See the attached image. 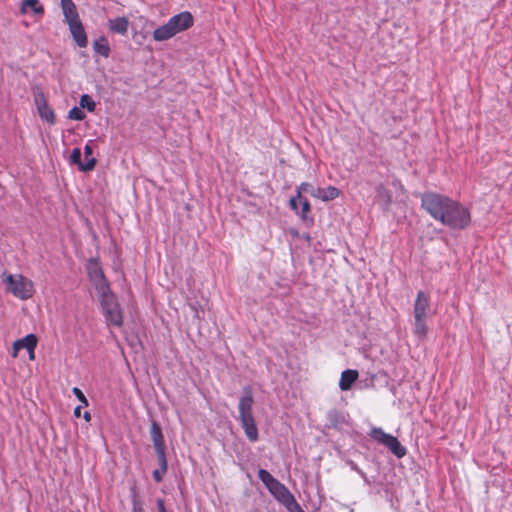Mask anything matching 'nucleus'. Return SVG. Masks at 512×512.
<instances>
[{
    "mask_svg": "<svg viewBox=\"0 0 512 512\" xmlns=\"http://www.w3.org/2000/svg\"><path fill=\"white\" fill-rule=\"evenodd\" d=\"M254 398L250 386L243 388V393L238 403L239 421L245 436L251 442L259 439L258 428L253 415Z\"/></svg>",
    "mask_w": 512,
    "mask_h": 512,
    "instance_id": "f257e3e1",
    "label": "nucleus"
},
{
    "mask_svg": "<svg viewBox=\"0 0 512 512\" xmlns=\"http://www.w3.org/2000/svg\"><path fill=\"white\" fill-rule=\"evenodd\" d=\"M439 222L450 229L463 230L471 223V213L460 202L452 200Z\"/></svg>",
    "mask_w": 512,
    "mask_h": 512,
    "instance_id": "f03ea898",
    "label": "nucleus"
},
{
    "mask_svg": "<svg viewBox=\"0 0 512 512\" xmlns=\"http://www.w3.org/2000/svg\"><path fill=\"white\" fill-rule=\"evenodd\" d=\"M258 477L269 490V492L284 506H297V501L287 487L273 477L267 470L259 469Z\"/></svg>",
    "mask_w": 512,
    "mask_h": 512,
    "instance_id": "7ed1b4c3",
    "label": "nucleus"
},
{
    "mask_svg": "<svg viewBox=\"0 0 512 512\" xmlns=\"http://www.w3.org/2000/svg\"><path fill=\"white\" fill-rule=\"evenodd\" d=\"M453 199L436 192L421 195V207L436 221H440Z\"/></svg>",
    "mask_w": 512,
    "mask_h": 512,
    "instance_id": "20e7f679",
    "label": "nucleus"
},
{
    "mask_svg": "<svg viewBox=\"0 0 512 512\" xmlns=\"http://www.w3.org/2000/svg\"><path fill=\"white\" fill-rule=\"evenodd\" d=\"M100 300L102 313L109 325L120 327L123 317L115 294L108 289L104 293H97Z\"/></svg>",
    "mask_w": 512,
    "mask_h": 512,
    "instance_id": "39448f33",
    "label": "nucleus"
},
{
    "mask_svg": "<svg viewBox=\"0 0 512 512\" xmlns=\"http://www.w3.org/2000/svg\"><path fill=\"white\" fill-rule=\"evenodd\" d=\"M3 282L6 284L7 291L18 299L28 300L35 293L34 283L21 274H8Z\"/></svg>",
    "mask_w": 512,
    "mask_h": 512,
    "instance_id": "423d86ee",
    "label": "nucleus"
},
{
    "mask_svg": "<svg viewBox=\"0 0 512 512\" xmlns=\"http://www.w3.org/2000/svg\"><path fill=\"white\" fill-rule=\"evenodd\" d=\"M193 24L194 18L188 11L174 15L165 25H162V40L172 38L176 34L189 29Z\"/></svg>",
    "mask_w": 512,
    "mask_h": 512,
    "instance_id": "0eeeda50",
    "label": "nucleus"
},
{
    "mask_svg": "<svg viewBox=\"0 0 512 512\" xmlns=\"http://www.w3.org/2000/svg\"><path fill=\"white\" fill-rule=\"evenodd\" d=\"M369 435L373 440L385 446L397 458H403L406 455L407 449L395 436L384 432L382 428H372Z\"/></svg>",
    "mask_w": 512,
    "mask_h": 512,
    "instance_id": "6e6552de",
    "label": "nucleus"
},
{
    "mask_svg": "<svg viewBox=\"0 0 512 512\" xmlns=\"http://www.w3.org/2000/svg\"><path fill=\"white\" fill-rule=\"evenodd\" d=\"M86 269L89 280L97 293H104L110 289L98 258H90L87 261Z\"/></svg>",
    "mask_w": 512,
    "mask_h": 512,
    "instance_id": "1a4fd4ad",
    "label": "nucleus"
},
{
    "mask_svg": "<svg viewBox=\"0 0 512 512\" xmlns=\"http://www.w3.org/2000/svg\"><path fill=\"white\" fill-rule=\"evenodd\" d=\"M35 105L37 107L40 118L49 124L55 123V114L48 105V102L43 93L35 95Z\"/></svg>",
    "mask_w": 512,
    "mask_h": 512,
    "instance_id": "9d476101",
    "label": "nucleus"
},
{
    "mask_svg": "<svg viewBox=\"0 0 512 512\" xmlns=\"http://www.w3.org/2000/svg\"><path fill=\"white\" fill-rule=\"evenodd\" d=\"M430 311V296L423 291L417 293L413 305V316L427 318Z\"/></svg>",
    "mask_w": 512,
    "mask_h": 512,
    "instance_id": "9b49d317",
    "label": "nucleus"
},
{
    "mask_svg": "<svg viewBox=\"0 0 512 512\" xmlns=\"http://www.w3.org/2000/svg\"><path fill=\"white\" fill-rule=\"evenodd\" d=\"M38 339L35 334H28L23 338L14 341L12 346V357L16 358L21 349L35 350Z\"/></svg>",
    "mask_w": 512,
    "mask_h": 512,
    "instance_id": "f8f14e48",
    "label": "nucleus"
},
{
    "mask_svg": "<svg viewBox=\"0 0 512 512\" xmlns=\"http://www.w3.org/2000/svg\"><path fill=\"white\" fill-rule=\"evenodd\" d=\"M61 9L68 25L81 21L73 0H60Z\"/></svg>",
    "mask_w": 512,
    "mask_h": 512,
    "instance_id": "ddd939ff",
    "label": "nucleus"
},
{
    "mask_svg": "<svg viewBox=\"0 0 512 512\" xmlns=\"http://www.w3.org/2000/svg\"><path fill=\"white\" fill-rule=\"evenodd\" d=\"M81 150L80 148H74L70 155V160L72 164H76L79 167V170L82 172L92 171L96 165L95 158H89L88 161H81Z\"/></svg>",
    "mask_w": 512,
    "mask_h": 512,
    "instance_id": "4468645a",
    "label": "nucleus"
},
{
    "mask_svg": "<svg viewBox=\"0 0 512 512\" xmlns=\"http://www.w3.org/2000/svg\"><path fill=\"white\" fill-rule=\"evenodd\" d=\"M375 201L383 210H389L392 204L391 191L383 184L377 185Z\"/></svg>",
    "mask_w": 512,
    "mask_h": 512,
    "instance_id": "2eb2a0df",
    "label": "nucleus"
},
{
    "mask_svg": "<svg viewBox=\"0 0 512 512\" xmlns=\"http://www.w3.org/2000/svg\"><path fill=\"white\" fill-rule=\"evenodd\" d=\"M68 26H69L70 33H71L74 41L76 42V44L80 48L86 47L88 44V39H87V35L84 30L82 22L79 21V22L70 24Z\"/></svg>",
    "mask_w": 512,
    "mask_h": 512,
    "instance_id": "dca6fc26",
    "label": "nucleus"
},
{
    "mask_svg": "<svg viewBox=\"0 0 512 512\" xmlns=\"http://www.w3.org/2000/svg\"><path fill=\"white\" fill-rule=\"evenodd\" d=\"M30 12L38 16H43L44 7L39 0H22L20 13L26 15Z\"/></svg>",
    "mask_w": 512,
    "mask_h": 512,
    "instance_id": "f3484780",
    "label": "nucleus"
},
{
    "mask_svg": "<svg viewBox=\"0 0 512 512\" xmlns=\"http://www.w3.org/2000/svg\"><path fill=\"white\" fill-rule=\"evenodd\" d=\"M359 377V373L354 369H347L341 373L339 387L342 391L350 390L352 385Z\"/></svg>",
    "mask_w": 512,
    "mask_h": 512,
    "instance_id": "a211bd4d",
    "label": "nucleus"
},
{
    "mask_svg": "<svg viewBox=\"0 0 512 512\" xmlns=\"http://www.w3.org/2000/svg\"><path fill=\"white\" fill-rule=\"evenodd\" d=\"M129 21L126 17H117L108 22L109 30L124 35L128 31Z\"/></svg>",
    "mask_w": 512,
    "mask_h": 512,
    "instance_id": "6ab92c4d",
    "label": "nucleus"
},
{
    "mask_svg": "<svg viewBox=\"0 0 512 512\" xmlns=\"http://www.w3.org/2000/svg\"><path fill=\"white\" fill-rule=\"evenodd\" d=\"M340 195V190L334 186H328L325 188H317V194L315 198L321 199L322 201H331Z\"/></svg>",
    "mask_w": 512,
    "mask_h": 512,
    "instance_id": "aec40b11",
    "label": "nucleus"
},
{
    "mask_svg": "<svg viewBox=\"0 0 512 512\" xmlns=\"http://www.w3.org/2000/svg\"><path fill=\"white\" fill-rule=\"evenodd\" d=\"M93 50L105 58H108L111 52L109 42L105 36H101L93 42Z\"/></svg>",
    "mask_w": 512,
    "mask_h": 512,
    "instance_id": "412c9836",
    "label": "nucleus"
},
{
    "mask_svg": "<svg viewBox=\"0 0 512 512\" xmlns=\"http://www.w3.org/2000/svg\"><path fill=\"white\" fill-rule=\"evenodd\" d=\"M427 318L414 317V335L419 339H425L428 334Z\"/></svg>",
    "mask_w": 512,
    "mask_h": 512,
    "instance_id": "4be33fe9",
    "label": "nucleus"
},
{
    "mask_svg": "<svg viewBox=\"0 0 512 512\" xmlns=\"http://www.w3.org/2000/svg\"><path fill=\"white\" fill-rule=\"evenodd\" d=\"M151 436L153 440L154 450L160 459V425L154 419L151 420Z\"/></svg>",
    "mask_w": 512,
    "mask_h": 512,
    "instance_id": "5701e85b",
    "label": "nucleus"
},
{
    "mask_svg": "<svg viewBox=\"0 0 512 512\" xmlns=\"http://www.w3.org/2000/svg\"><path fill=\"white\" fill-rule=\"evenodd\" d=\"M317 188L318 187H314L312 184L310 183H307V182H303L301 183L298 188H297V197L299 199H301L303 196L304 193H308L310 194L312 197L315 198V194H317Z\"/></svg>",
    "mask_w": 512,
    "mask_h": 512,
    "instance_id": "b1692460",
    "label": "nucleus"
},
{
    "mask_svg": "<svg viewBox=\"0 0 512 512\" xmlns=\"http://www.w3.org/2000/svg\"><path fill=\"white\" fill-rule=\"evenodd\" d=\"M79 105L81 108L87 109L89 112H94L96 108L95 101L88 94H83L80 97Z\"/></svg>",
    "mask_w": 512,
    "mask_h": 512,
    "instance_id": "393cba45",
    "label": "nucleus"
},
{
    "mask_svg": "<svg viewBox=\"0 0 512 512\" xmlns=\"http://www.w3.org/2000/svg\"><path fill=\"white\" fill-rule=\"evenodd\" d=\"M299 204L301 205V211H299L298 214L301 216V218L303 220H306L308 214L311 211V205H310L309 201L303 197L301 199H299Z\"/></svg>",
    "mask_w": 512,
    "mask_h": 512,
    "instance_id": "a878e982",
    "label": "nucleus"
},
{
    "mask_svg": "<svg viewBox=\"0 0 512 512\" xmlns=\"http://www.w3.org/2000/svg\"><path fill=\"white\" fill-rule=\"evenodd\" d=\"M86 117L81 107H73L68 112V118L72 120L82 121Z\"/></svg>",
    "mask_w": 512,
    "mask_h": 512,
    "instance_id": "bb28decb",
    "label": "nucleus"
},
{
    "mask_svg": "<svg viewBox=\"0 0 512 512\" xmlns=\"http://www.w3.org/2000/svg\"><path fill=\"white\" fill-rule=\"evenodd\" d=\"M72 392L83 406H88V400L80 388L73 387Z\"/></svg>",
    "mask_w": 512,
    "mask_h": 512,
    "instance_id": "cd10ccee",
    "label": "nucleus"
},
{
    "mask_svg": "<svg viewBox=\"0 0 512 512\" xmlns=\"http://www.w3.org/2000/svg\"><path fill=\"white\" fill-rule=\"evenodd\" d=\"M298 203H299V198L297 197V195L295 197H292L290 199V207L292 210H294L296 213H299V210H298Z\"/></svg>",
    "mask_w": 512,
    "mask_h": 512,
    "instance_id": "c85d7f7f",
    "label": "nucleus"
},
{
    "mask_svg": "<svg viewBox=\"0 0 512 512\" xmlns=\"http://www.w3.org/2000/svg\"><path fill=\"white\" fill-rule=\"evenodd\" d=\"M285 507L290 511V512H304V510L301 508V506L297 503V506H294V505H285Z\"/></svg>",
    "mask_w": 512,
    "mask_h": 512,
    "instance_id": "c756f323",
    "label": "nucleus"
},
{
    "mask_svg": "<svg viewBox=\"0 0 512 512\" xmlns=\"http://www.w3.org/2000/svg\"><path fill=\"white\" fill-rule=\"evenodd\" d=\"M91 141H89L85 147H84V153H85V156L88 157V156H92L93 154V148L91 146Z\"/></svg>",
    "mask_w": 512,
    "mask_h": 512,
    "instance_id": "7c9ffc66",
    "label": "nucleus"
},
{
    "mask_svg": "<svg viewBox=\"0 0 512 512\" xmlns=\"http://www.w3.org/2000/svg\"><path fill=\"white\" fill-rule=\"evenodd\" d=\"M153 37L156 41H160V37H161V34H160V27L159 28H156L153 32Z\"/></svg>",
    "mask_w": 512,
    "mask_h": 512,
    "instance_id": "2f4dec72",
    "label": "nucleus"
},
{
    "mask_svg": "<svg viewBox=\"0 0 512 512\" xmlns=\"http://www.w3.org/2000/svg\"><path fill=\"white\" fill-rule=\"evenodd\" d=\"M153 477L156 482H160V469H155L153 471Z\"/></svg>",
    "mask_w": 512,
    "mask_h": 512,
    "instance_id": "473e14b6",
    "label": "nucleus"
},
{
    "mask_svg": "<svg viewBox=\"0 0 512 512\" xmlns=\"http://www.w3.org/2000/svg\"><path fill=\"white\" fill-rule=\"evenodd\" d=\"M74 415L76 417H80V415H81V406H77V407L74 408Z\"/></svg>",
    "mask_w": 512,
    "mask_h": 512,
    "instance_id": "72a5a7b5",
    "label": "nucleus"
},
{
    "mask_svg": "<svg viewBox=\"0 0 512 512\" xmlns=\"http://www.w3.org/2000/svg\"><path fill=\"white\" fill-rule=\"evenodd\" d=\"M29 353V359L34 360L35 358V350H27Z\"/></svg>",
    "mask_w": 512,
    "mask_h": 512,
    "instance_id": "f704fd0d",
    "label": "nucleus"
},
{
    "mask_svg": "<svg viewBox=\"0 0 512 512\" xmlns=\"http://www.w3.org/2000/svg\"><path fill=\"white\" fill-rule=\"evenodd\" d=\"M83 417L86 421H90L91 420V414L89 412H84L83 414Z\"/></svg>",
    "mask_w": 512,
    "mask_h": 512,
    "instance_id": "c9c22d12",
    "label": "nucleus"
},
{
    "mask_svg": "<svg viewBox=\"0 0 512 512\" xmlns=\"http://www.w3.org/2000/svg\"><path fill=\"white\" fill-rule=\"evenodd\" d=\"M161 467H162V473H163L166 470V468H167L166 461H165V459L163 457H162Z\"/></svg>",
    "mask_w": 512,
    "mask_h": 512,
    "instance_id": "e433bc0d",
    "label": "nucleus"
},
{
    "mask_svg": "<svg viewBox=\"0 0 512 512\" xmlns=\"http://www.w3.org/2000/svg\"><path fill=\"white\" fill-rule=\"evenodd\" d=\"M155 503H156L157 507L160 509V498H157L155 500Z\"/></svg>",
    "mask_w": 512,
    "mask_h": 512,
    "instance_id": "4c0bfd02",
    "label": "nucleus"
},
{
    "mask_svg": "<svg viewBox=\"0 0 512 512\" xmlns=\"http://www.w3.org/2000/svg\"><path fill=\"white\" fill-rule=\"evenodd\" d=\"M89 158H93V157L92 156H88V157L85 156V161H88Z\"/></svg>",
    "mask_w": 512,
    "mask_h": 512,
    "instance_id": "58836bf2",
    "label": "nucleus"
},
{
    "mask_svg": "<svg viewBox=\"0 0 512 512\" xmlns=\"http://www.w3.org/2000/svg\"><path fill=\"white\" fill-rule=\"evenodd\" d=\"M162 512H165L163 507H162Z\"/></svg>",
    "mask_w": 512,
    "mask_h": 512,
    "instance_id": "ea45409f",
    "label": "nucleus"
}]
</instances>
